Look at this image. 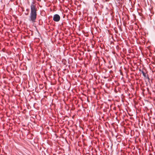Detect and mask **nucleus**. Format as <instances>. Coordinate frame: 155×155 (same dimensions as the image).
<instances>
[{"label":"nucleus","mask_w":155,"mask_h":155,"mask_svg":"<svg viewBox=\"0 0 155 155\" xmlns=\"http://www.w3.org/2000/svg\"><path fill=\"white\" fill-rule=\"evenodd\" d=\"M25 15H28V13H25Z\"/></svg>","instance_id":"obj_4"},{"label":"nucleus","mask_w":155,"mask_h":155,"mask_svg":"<svg viewBox=\"0 0 155 155\" xmlns=\"http://www.w3.org/2000/svg\"><path fill=\"white\" fill-rule=\"evenodd\" d=\"M29 10L28 9H26V11H29Z\"/></svg>","instance_id":"obj_5"},{"label":"nucleus","mask_w":155,"mask_h":155,"mask_svg":"<svg viewBox=\"0 0 155 155\" xmlns=\"http://www.w3.org/2000/svg\"><path fill=\"white\" fill-rule=\"evenodd\" d=\"M105 85L106 86H107V84H106Z\"/></svg>","instance_id":"obj_7"},{"label":"nucleus","mask_w":155,"mask_h":155,"mask_svg":"<svg viewBox=\"0 0 155 155\" xmlns=\"http://www.w3.org/2000/svg\"><path fill=\"white\" fill-rule=\"evenodd\" d=\"M105 154H106V155H107V152H106V153H105Z\"/></svg>","instance_id":"obj_8"},{"label":"nucleus","mask_w":155,"mask_h":155,"mask_svg":"<svg viewBox=\"0 0 155 155\" xmlns=\"http://www.w3.org/2000/svg\"><path fill=\"white\" fill-rule=\"evenodd\" d=\"M37 9L36 6L34 5V2H32L31 5V12L30 13V21L34 22L37 18Z\"/></svg>","instance_id":"obj_1"},{"label":"nucleus","mask_w":155,"mask_h":155,"mask_svg":"<svg viewBox=\"0 0 155 155\" xmlns=\"http://www.w3.org/2000/svg\"><path fill=\"white\" fill-rule=\"evenodd\" d=\"M105 1L106 2L107 1V0H105Z\"/></svg>","instance_id":"obj_9"},{"label":"nucleus","mask_w":155,"mask_h":155,"mask_svg":"<svg viewBox=\"0 0 155 155\" xmlns=\"http://www.w3.org/2000/svg\"><path fill=\"white\" fill-rule=\"evenodd\" d=\"M60 19V17L58 14H55L54 15L53 17V20L56 22L59 21Z\"/></svg>","instance_id":"obj_2"},{"label":"nucleus","mask_w":155,"mask_h":155,"mask_svg":"<svg viewBox=\"0 0 155 155\" xmlns=\"http://www.w3.org/2000/svg\"><path fill=\"white\" fill-rule=\"evenodd\" d=\"M105 125L107 127V125L106 124V123H105Z\"/></svg>","instance_id":"obj_6"},{"label":"nucleus","mask_w":155,"mask_h":155,"mask_svg":"<svg viewBox=\"0 0 155 155\" xmlns=\"http://www.w3.org/2000/svg\"><path fill=\"white\" fill-rule=\"evenodd\" d=\"M142 73H143V76L144 77H145L146 75H145V73L143 71H142Z\"/></svg>","instance_id":"obj_3"}]
</instances>
